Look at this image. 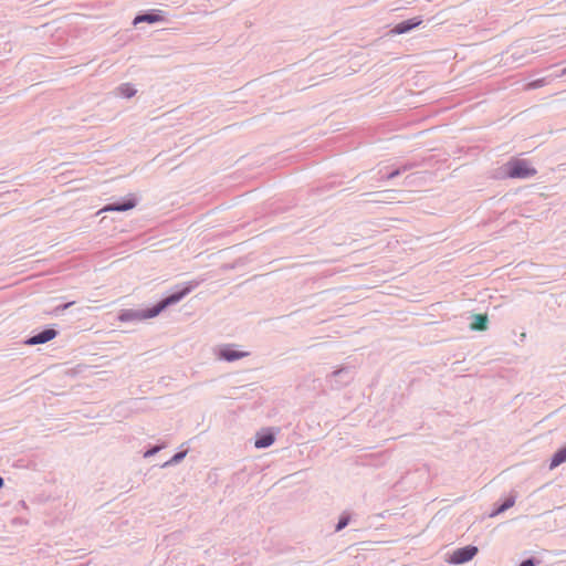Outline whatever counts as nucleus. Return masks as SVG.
Listing matches in <instances>:
<instances>
[{"label": "nucleus", "mask_w": 566, "mask_h": 566, "mask_svg": "<svg viewBox=\"0 0 566 566\" xmlns=\"http://www.w3.org/2000/svg\"><path fill=\"white\" fill-rule=\"evenodd\" d=\"M520 566H535L533 559L523 560Z\"/></svg>", "instance_id": "17"}, {"label": "nucleus", "mask_w": 566, "mask_h": 566, "mask_svg": "<svg viewBox=\"0 0 566 566\" xmlns=\"http://www.w3.org/2000/svg\"><path fill=\"white\" fill-rule=\"evenodd\" d=\"M275 441V437L270 431L258 432L255 436L254 447L256 449H264L271 447Z\"/></svg>", "instance_id": "8"}, {"label": "nucleus", "mask_w": 566, "mask_h": 566, "mask_svg": "<svg viewBox=\"0 0 566 566\" xmlns=\"http://www.w3.org/2000/svg\"><path fill=\"white\" fill-rule=\"evenodd\" d=\"M187 455V450L176 453L170 460L163 464V468L171 467L180 463Z\"/></svg>", "instance_id": "14"}, {"label": "nucleus", "mask_w": 566, "mask_h": 566, "mask_svg": "<svg viewBox=\"0 0 566 566\" xmlns=\"http://www.w3.org/2000/svg\"><path fill=\"white\" fill-rule=\"evenodd\" d=\"M137 198L134 195H129L128 197L125 198V200L122 203L106 205L101 210H98L97 214L104 212H125L134 209L137 206Z\"/></svg>", "instance_id": "5"}, {"label": "nucleus", "mask_w": 566, "mask_h": 566, "mask_svg": "<svg viewBox=\"0 0 566 566\" xmlns=\"http://www.w3.org/2000/svg\"><path fill=\"white\" fill-rule=\"evenodd\" d=\"M489 318L485 314H475L472 316L470 328L472 331H486Z\"/></svg>", "instance_id": "10"}, {"label": "nucleus", "mask_w": 566, "mask_h": 566, "mask_svg": "<svg viewBox=\"0 0 566 566\" xmlns=\"http://www.w3.org/2000/svg\"><path fill=\"white\" fill-rule=\"evenodd\" d=\"M3 486V479L0 476V488Z\"/></svg>", "instance_id": "20"}, {"label": "nucleus", "mask_w": 566, "mask_h": 566, "mask_svg": "<svg viewBox=\"0 0 566 566\" xmlns=\"http://www.w3.org/2000/svg\"><path fill=\"white\" fill-rule=\"evenodd\" d=\"M164 19H163V17L160 14L146 13V14H139V15L135 17V19L133 21V24L137 25V24H139L142 22L154 24V23L161 22Z\"/></svg>", "instance_id": "11"}, {"label": "nucleus", "mask_w": 566, "mask_h": 566, "mask_svg": "<svg viewBox=\"0 0 566 566\" xmlns=\"http://www.w3.org/2000/svg\"><path fill=\"white\" fill-rule=\"evenodd\" d=\"M562 74H563V75H566V67L563 70V73H562Z\"/></svg>", "instance_id": "21"}, {"label": "nucleus", "mask_w": 566, "mask_h": 566, "mask_svg": "<svg viewBox=\"0 0 566 566\" xmlns=\"http://www.w3.org/2000/svg\"><path fill=\"white\" fill-rule=\"evenodd\" d=\"M56 335H57V332L55 329L48 328V329H44L41 333L28 338L24 342V344L30 345V346L44 344V343H48V342L52 340L53 338H55Z\"/></svg>", "instance_id": "6"}, {"label": "nucleus", "mask_w": 566, "mask_h": 566, "mask_svg": "<svg viewBox=\"0 0 566 566\" xmlns=\"http://www.w3.org/2000/svg\"><path fill=\"white\" fill-rule=\"evenodd\" d=\"M398 174H399V170H396V171L391 172V174L388 176V178H392V177L397 176Z\"/></svg>", "instance_id": "19"}, {"label": "nucleus", "mask_w": 566, "mask_h": 566, "mask_svg": "<svg viewBox=\"0 0 566 566\" xmlns=\"http://www.w3.org/2000/svg\"><path fill=\"white\" fill-rule=\"evenodd\" d=\"M479 549L476 546L468 545L460 547L447 555L446 562L452 565L465 564L474 558Z\"/></svg>", "instance_id": "4"}, {"label": "nucleus", "mask_w": 566, "mask_h": 566, "mask_svg": "<svg viewBox=\"0 0 566 566\" xmlns=\"http://www.w3.org/2000/svg\"><path fill=\"white\" fill-rule=\"evenodd\" d=\"M536 169L524 159H511L500 168L503 178L527 179L535 176Z\"/></svg>", "instance_id": "2"}, {"label": "nucleus", "mask_w": 566, "mask_h": 566, "mask_svg": "<svg viewBox=\"0 0 566 566\" xmlns=\"http://www.w3.org/2000/svg\"><path fill=\"white\" fill-rule=\"evenodd\" d=\"M344 371H345V369H344V368L336 369V370H334V371L332 373V376H333V377H337V376H339V375H340L342 373H344Z\"/></svg>", "instance_id": "18"}, {"label": "nucleus", "mask_w": 566, "mask_h": 566, "mask_svg": "<svg viewBox=\"0 0 566 566\" xmlns=\"http://www.w3.org/2000/svg\"><path fill=\"white\" fill-rule=\"evenodd\" d=\"M117 96L123 98H132L136 95L137 90L132 83H122L115 90Z\"/></svg>", "instance_id": "9"}, {"label": "nucleus", "mask_w": 566, "mask_h": 566, "mask_svg": "<svg viewBox=\"0 0 566 566\" xmlns=\"http://www.w3.org/2000/svg\"><path fill=\"white\" fill-rule=\"evenodd\" d=\"M159 450H161V447L160 446H155L154 448L147 450L144 453V458H150V457L155 455Z\"/></svg>", "instance_id": "16"}, {"label": "nucleus", "mask_w": 566, "mask_h": 566, "mask_svg": "<svg viewBox=\"0 0 566 566\" xmlns=\"http://www.w3.org/2000/svg\"><path fill=\"white\" fill-rule=\"evenodd\" d=\"M421 20L418 19V18H413V19H410V20H406V21H402L398 24H396L391 30H390V34H394V35H398V34H405L409 31H411L412 29L417 28L418 25L421 24Z\"/></svg>", "instance_id": "7"}, {"label": "nucleus", "mask_w": 566, "mask_h": 566, "mask_svg": "<svg viewBox=\"0 0 566 566\" xmlns=\"http://www.w3.org/2000/svg\"><path fill=\"white\" fill-rule=\"evenodd\" d=\"M349 523V517L348 516H342L335 527V531L336 532H339L342 531L343 528H345Z\"/></svg>", "instance_id": "15"}, {"label": "nucleus", "mask_w": 566, "mask_h": 566, "mask_svg": "<svg viewBox=\"0 0 566 566\" xmlns=\"http://www.w3.org/2000/svg\"><path fill=\"white\" fill-rule=\"evenodd\" d=\"M564 462H566V446L554 453L549 464V469L554 470Z\"/></svg>", "instance_id": "12"}, {"label": "nucleus", "mask_w": 566, "mask_h": 566, "mask_svg": "<svg viewBox=\"0 0 566 566\" xmlns=\"http://www.w3.org/2000/svg\"><path fill=\"white\" fill-rule=\"evenodd\" d=\"M514 503H515V499H514L513 496H511V497L506 499V500L504 501V503H503L501 506H499V509H497V510H495L494 512H492V513L490 514V516H491V517H494V516H496V515H499V514L503 513L504 511H506V510L511 509V507L514 505Z\"/></svg>", "instance_id": "13"}, {"label": "nucleus", "mask_w": 566, "mask_h": 566, "mask_svg": "<svg viewBox=\"0 0 566 566\" xmlns=\"http://www.w3.org/2000/svg\"><path fill=\"white\" fill-rule=\"evenodd\" d=\"M195 286L196 284L188 283L181 291L167 296L166 298L161 300L158 304L147 310H124L118 314V319L125 323L140 322L154 318L158 316L168 306L180 302L186 295H188L195 289Z\"/></svg>", "instance_id": "1"}, {"label": "nucleus", "mask_w": 566, "mask_h": 566, "mask_svg": "<svg viewBox=\"0 0 566 566\" xmlns=\"http://www.w3.org/2000/svg\"><path fill=\"white\" fill-rule=\"evenodd\" d=\"M251 355L250 350L239 344H220L213 348V356L217 360L233 363Z\"/></svg>", "instance_id": "3"}]
</instances>
